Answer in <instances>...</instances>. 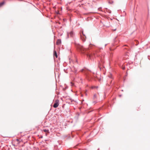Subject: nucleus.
Wrapping results in <instances>:
<instances>
[{"label":"nucleus","mask_w":150,"mask_h":150,"mask_svg":"<svg viewBox=\"0 0 150 150\" xmlns=\"http://www.w3.org/2000/svg\"><path fill=\"white\" fill-rule=\"evenodd\" d=\"M59 105V100H56L53 106L54 108H56Z\"/></svg>","instance_id":"1"},{"label":"nucleus","mask_w":150,"mask_h":150,"mask_svg":"<svg viewBox=\"0 0 150 150\" xmlns=\"http://www.w3.org/2000/svg\"><path fill=\"white\" fill-rule=\"evenodd\" d=\"M78 48L81 51L82 53H84V52L86 50L84 48L83 46H79Z\"/></svg>","instance_id":"2"},{"label":"nucleus","mask_w":150,"mask_h":150,"mask_svg":"<svg viewBox=\"0 0 150 150\" xmlns=\"http://www.w3.org/2000/svg\"><path fill=\"white\" fill-rule=\"evenodd\" d=\"M73 32L71 31L69 33H68L67 34L68 36H69L70 35L71 37H72L73 36Z\"/></svg>","instance_id":"3"},{"label":"nucleus","mask_w":150,"mask_h":150,"mask_svg":"<svg viewBox=\"0 0 150 150\" xmlns=\"http://www.w3.org/2000/svg\"><path fill=\"white\" fill-rule=\"evenodd\" d=\"M110 79V82H111L112 81V75L111 74H110L107 77V79L108 80L109 79Z\"/></svg>","instance_id":"4"},{"label":"nucleus","mask_w":150,"mask_h":150,"mask_svg":"<svg viewBox=\"0 0 150 150\" xmlns=\"http://www.w3.org/2000/svg\"><path fill=\"white\" fill-rule=\"evenodd\" d=\"M61 40H58L56 42L57 45H59L61 44Z\"/></svg>","instance_id":"5"},{"label":"nucleus","mask_w":150,"mask_h":150,"mask_svg":"<svg viewBox=\"0 0 150 150\" xmlns=\"http://www.w3.org/2000/svg\"><path fill=\"white\" fill-rule=\"evenodd\" d=\"M54 57L55 56L56 58L57 57V52L55 51H54Z\"/></svg>","instance_id":"6"},{"label":"nucleus","mask_w":150,"mask_h":150,"mask_svg":"<svg viewBox=\"0 0 150 150\" xmlns=\"http://www.w3.org/2000/svg\"><path fill=\"white\" fill-rule=\"evenodd\" d=\"M43 131L45 132H47V133H49V130L48 129H44L43 130Z\"/></svg>","instance_id":"7"},{"label":"nucleus","mask_w":150,"mask_h":150,"mask_svg":"<svg viewBox=\"0 0 150 150\" xmlns=\"http://www.w3.org/2000/svg\"><path fill=\"white\" fill-rule=\"evenodd\" d=\"M4 4V2H2L1 3H0V7H1Z\"/></svg>","instance_id":"8"},{"label":"nucleus","mask_w":150,"mask_h":150,"mask_svg":"<svg viewBox=\"0 0 150 150\" xmlns=\"http://www.w3.org/2000/svg\"><path fill=\"white\" fill-rule=\"evenodd\" d=\"M87 55L89 57V58H91V57H92V55H91V54H88Z\"/></svg>","instance_id":"9"},{"label":"nucleus","mask_w":150,"mask_h":150,"mask_svg":"<svg viewBox=\"0 0 150 150\" xmlns=\"http://www.w3.org/2000/svg\"><path fill=\"white\" fill-rule=\"evenodd\" d=\"M16 141H17V142H18V143H19L20 142V141L19 139H16Z\"/></svg>","instance_id":"10"},{"label":"nucleus","mask_w":150,"mask_h":150,"mask_svg":"<svg viewBox=\"0 0 150 150\" xmlns=\"http://www.w3.org/2000/svg\"><path fill=\"white\" fill-rule=\"evenodd\" d=\"M71 86H72L74 85V83L72 82L71 83Z\"/></svg>","instance_id":"11"},{"label":"nucleus","mask_w":150,"mask_h":150,"mask_svg":"<svg viewBox=\"0 0 150 150\" xmlns=\"http://www.w3.org/2000/svg\"><path fill=\"white\" fill-rule=\"evenodd\" d=\"M83 38L84 39V41H85V38L84 37H83Z\"/></svg>","instance_id":"12"},{"label":"nucleus","mask_w":150,"mask_h":150,"mask_svg":"<svg viewBox=\"0 0 150 150\" xmlns=\"http://www.w3.org/2000/svg\"><path fill=\"white\" fill-rule=\"evenodd\" d=\"M82 34H83V35H83V33H82ZM84 36L85 37H86V36H85V35H84Z\"/></svg>","instance_id":"13"},{"label":"nucleus","mask_w":150,"mask_h":150,"mask_svg":"<svg viewBox=\"0 0 150 150\" xmlns=\"http://www.w3.org/2000/svg\"><path fill=\"white\" fill-rule=\"evenodd\" d=\"M125 69V67H123V69Z\"/></svg>","instance_id":"14"},{"label":"nucleus","mask_w":150,"mask_h":150,"mask_svg":"<svg viewBox=\"0 0 150 150\" xmlns=\"http://www.w3.org/2000/svg\"><path fill=\"white\" fill-rule=\"evenodd\" d=\"M46 136H47V133H46Z\"/></svg>","instance_id":"15"}]
</instances>
